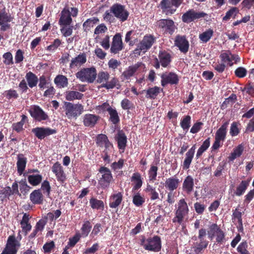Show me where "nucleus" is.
<instances>
[{
    "instance_id": "obj_1",
    "label": "nucleus",
    "mask_w": 254,
    "mask_h": 254,
    "mask_svg": "<svg viewBox=\"0 0 254 254\" xmlns=\"http://www.w3.org/2000/svg\"><path fill=\"white\" fill-rule=\"evenodd\" d=\"M140 244L145 250L155 252H159L162 247L161 240L158 236L150 237L147 239L143 237L141 239Z\"/></svg>"
},
{
    "instance_id": "obj_2",
    "label": "nucleus",
    "mask_w": 254,
    "mask_h": 254,
    "mask_svg": "<svg viewBox=\"0 0 254 254\" xmlns=\"http://www.w3.org/2000/svg\"><path fill=\"white\" fill-rule=\"evenodd\" d=\"M97 82L101 83V87H104L107 89H113L118 83L119 80L116 77H113L110 81H108L110 74L107 71H101L97 74Z\"/></svg>"
},
{
    "instance_id": "obj_3",
    "label": "nucleus",
    "mask_w": 254,
    "mask_h": 254,
    "mask_svg": "<svg viewBox=\"0 0 254 254\" xmlns=\"http://www.w3.org/2000/svg\"><path fill=\"white\" fill-rule=\"evenodd\" d=\"M64 106L65 115L68 119H76L84 111L83 106L81 104H73L65 102Z\"/></svg>"
},
{
    "instance_id": "obj_4",
    "label": "nucleus",
    "mask_w": 254,
    "mask_h": 254,
    "mask_svg": "<svg viewBox=\"0 0 254 254\" xmlns=\"http://www.w3.org/2000/svg\"><path fill=\"white\" fill-rule=\"evenodd\" d=\"M96 76V70L94 67L83 68L76 73V77L82 82L88 83H93Z\"/></svg>"
},
{
    "instance_id": "obj_5",
    "label": "nucleus",
    "mask_w": 254,
    "mask_h": 254,
    "mask_svg": "<svg viewBox=\"0 0 254 254\" xmlns=\"http://www.w3.org/2000/svg\"><path fill=\"white\" fill-rule=\"evenodd\" d=\"M110 11L114 16L122 22L126 21L129 15V12L125 6L119 3L113 4L110 7Z\"/></svg>"
},
{
    "instance_id": "obj_6",
    "label": "nucleus",
    "mask_w": 254,
    "mask_h": 254,
    "mask_svg": "<svg viewBox=\"0 0 254 254\" xmlns=\"http://www.w3.org/2000/svg\"><path fill=\"white\" fill-rule=\"evenodd\" d=\"M20 245L19 242L14 235L9 236L5 247L1 254H16Z\"/></svg>"
},
{
    "instance_id": "obj_7",
    "label": "nucleus",
    "mask_w": 254,
    "mask_h": 254,
    "mask_svg": "<svg viewBox=\"0 0 254 254\" xmlns=\"http://www.w3.org/2000/svg\"><path fill=\"white\" fill-rule=\"evenodd\" d=\"M229 123L225 122L216 131L215 135V141L212 145V149L216 150L221 145V141H223L226 135V129Z\"/></svg>"
},
{
    "instance_id": "obj_8",
    "label": "nucleus",
    "mask_w": 254,
    "mask_h": 254,
    "mask_svg": "<svg viewBox=\"0 0 254 254\" xmlns=\"http://www.w3.org/2000/svg\"><path fill=\"white\" fill-rule=\"evenodd\" d=\"M206 15L204 12H197L193 9H190L182 15V20L185 23H190L195 19L204 17Z\"/></svg>"
},
{
    "instance_id": "obj_9",
    "label": "nucleus",
    "mask_w": 254,
    "mask_h": 254,
    "mask_svg": "<svg viewBox=\"0 0 254 254\" xmlns=\"http://www.w3.org/2000/svg\"><path fill=\"white\" fill-rule=\"evenodd\" d=\"M178 207L176 211V218L178 222L183 220L184 217L188 213L189 209L187 203L184 198L181 199L178 202Z\"/></svg>"
},
{
    "instance_id": "obj_10",
    "label": "nucleus",
    "mask_w": 254,
    "mask_h": 254,
    "mask_svg": "<svg viewBox=\"0 0 254 254\" xmlns=\"http://www.w3.org/2000/svg\"><path fill=\"white\" fill-rule=\"evenodd\" d=\"M161 85L166 86L167 84H177L179 82L178 76L173 72H165L161 75Z\"/></svg>"
},
{
    "instance_id": "obj_11",
    "label": "nucleus",
    "mask_w": 254,
    "mask_h": 254,
    "mask_svg": "<svg viewBox=\"0 0 254 254\" xmlns=\"http://www.w3.org/2000/svg\"><path fill=\"white\" fill-rule=\"evenodd\" d=\"M99 172L102 174V177L99 181L100 184L102 187L108 186L113 178L110 170L106 167H102Z\"/></svg>"
},
{
    "instance_id": "obj_12",
    "label": "nucleus",
    "mask_w": 254,
    "mask_h": 254,
    "mask_svg": "<svg viewBox=\"0 0 254 254\" xmlns=\"http://www.w3.org/2000/svg\"><path fill=\"white\" fill-rule=\"evenodd\" d=\"M32 132L35 134L37 137L42 139L47 136L56 133V131L49 128L36 127L32 129Z\"/></svg>"
},
{
    "instance_id": "obj_13",
    "label": "nucleus",
    "mask_w": 254,
    "mask_h": 254,
    "mask_svg": "<svg viewBox=\"0 0 254 254\" xmlns=\"http://www.w3.org/2000/svg\"><path fill=\"white\" fill-rule=\"evenodd\" d=\"M123 45L120 34H116L113 37L111 52L117 54L123 49Z\"/></svg>"
},
{
    "instance_id": "obj_14",
    "label": "nucleus",
    "mask_w": 254,
    "mask_h": 254,
    "mask_svg": "<svg viewBox=\"0 0 254 254\" xmlns=\"http://www.w3.org/2000/svg\"><path fill=\"white\" fill-rule=\"evenodd\" d=\"M72 21L70 12L68 8H64L61 12L59 23L61 26L70 25Z\"/></svg>"
},
{
    "instance_id": "obj_15",
    "label": "nucleus",
    "mask_w": 254,
    "mask_h": 254,
    "mask_svg": "<svg viewBox=\"0 0 254 254\" xmlns=\"http://www.w3.org/2000/svg\"><path fill=\"white\" fill-rule=\"evenodd\" d=\"M52 170L56 175L58 181L64 183L65 180L66 176L61 165L58 162L55 163L52 166Z\"/></svg>"
},
{
    "instance_id": "obj_16",
    "label": "nucleus",
    "mask_w": 254,
    "mask_h": 254,
    "mask_svg": "<svg viewBox=\"0 0 254 254\" xmlns=\"http://www.w3.org/2000/svg\"><path fill=\"white\" fill-rule=\"evenodd\" d=\"M86 62V55L85 53H80L77 57L72 58L69 64L71 69L79 67Z\"/></svg>"
},
{
    "instance_id": "obj_17",
    "label": "nucleus",
    "mask_w": 254,
    "mask_h": 254,
    "mask_svg": "<svg viewBox=\"0 0 254 254\" xmlns=\"http://www.w3.org/2000/svg\"><path fill=\"white\" fill-rule=\"evenodd\" d=\"M30 114L32 117L38 121L46 120L48 118L47 115L38 106H34L31 109Z\"/></svg>"
},
{
    "instance_id": "obj_18",
    "label": "nucleus",
    "mask_w": 254,
    "mask_h": 254,
    "mask_svg": "<svg viewBox=\"0 0 254 254\" xmlns=\"http://www.w3.org/2000/svg\"><path fill=\"white\" fill-rule=\"evenodd\" d=\"M96 143L98 146L105 147L106 150L113 149V145L109 142L107 136L105 134H100L97 136Z\"/></svg>"
},
{
    "instance_id": "obj_19",
    "label": "nucleus",
    "mask_w": 254,
    "mask_h": 254,
    "mask_svg": "<svg viewBox=\"0 0 254 254\" xmlns=\"http://www.w3.org/2000/svg\"><path fill=\"white\" fill-rule=\"evenodd\" d=\"M175 44L184 53H187L189 49V42L184 36H178L176 37Z\"/></svg>"
},
{
    "instance_id": "obj_20",
    "label": "nucleus",
    "mask_w": 254,
    "mask_h": 254,
    "mask_svg": "<svg viewBox=\"0 0 254 254\" xmlns=\"http://www.w3.org/2000/svg\"><path fill=\"white\" fill-rule=\"evenodd\" d=\"M160 28L164 29L169 33H172L175 30L174 22L170 19H160L157 22Z\"/></svg>"
},
{
    "instance_id": "obj_21",
    "label": "nucleus",
    "mask_w": 254,
    "mask_h": 254,
    "mask_svg": "<svg viewBox=\"0 0 254 254\" xmlns=\"http://www.w3.org/2000/svg\"><path fill=\"white\" fill-rule=\"evenodd\" d=\"M195 149V144H194L186 153V158L183 164V168L184 169L187 170L190 168V165L194 156Z\"/></svg>"
},
{
    "instance_id": "obj_22",
    "label": "nucleus",
    "mask_w": 254,
    "mask_h": 254,
    "mask_svg": "<svg viewBox=\"0 0 254 254\" xmlns=\"http://www.w3.org/2000/svg\"><path fill=\"white\" fill-rule=\"evenodd\" d=\"M99 117L93 114H85L83 117V124L85 127H94L97 123Z\"/></svg>"
},
{
    "instance_id": "obj_23",
    "label": "nucleus",
    "mask_w": 254,
    "mask_h": 254,
    "mask_svg": "<svg viewBox=\"0 0 254 254\" xmlns=\"http://www.w3.org/2000/svg\"><path fill=\"white\" fill-rule=\"evenodd\" d=\"M144 66V64L141 63H137V64L130 66L122 74V76L124 77L125 79H128L136 71L137 69L141 66Z\"/></svg>"
},
{
    "instance_id": "obj_24",
    "label": "nucleus",
    "mask_w": 254,
    "mask_h": 254,
    "mask_svg": "<svg viewBox=\"0 0 254 254\" xmlns=\"http://www.w3.org/2000/svg\"><path fill=\"white\" fill-rule=\"evenodd\" d=\"M27 159L22 154H19L17 155V161L16 163L17 172L19 175L23 174L26 167Z\"/></svg>"
},
{
    "instance_id": "obj_25",
    "label": "nucleus",
    "mask_w": 254,
    "mask_h": 254,
    "mask_svg": "<svg viewBox=\"0 0 254 254\" xmlns=\"http://www.w3.org/2000/svg\"><path fill=\"white\" fill-rule=\"evenodd\" d=\"M154 42V39L153 36L151 35L145 36L140 43V49L143 50V52L145 53L152 46Z\"/></svg>"
},
{
    "instance_id": "obj_26",
    "label": "nucleus",
    "mask_w": 254,
    "mask_h": 254,
    "mask_svg": "<svg viewBox=\"0 0 254 254\" xmlns=\"http://www.w3.org/2000/svg\"><path fill=\"white\" fill-rule=\"evenodd\" d=\"M180 183L179 180L176 177H171L166 180L165 187L166 189L173 191L177 189Z\"/></svg>"
},
{
    "instance_id": "obj_27",
    "label": "nucleus",
    "mask_w": 254,
    "mask_h": 254,
    "mask_svg": "<svg viewBox=\"0 0 254 254\" xmlns=\"http://www.w3.org/2000/svg\"><path fill=\"white\" fill-rule=\"evenodd\" d=\"M208 242L206 240H199V242L194 243V246L192 247L195 254H201L203 251L207 248Z\"/></svg>"
},
{
    "instance_id": "obj_28",
    "label": "nucleus",
    "mask_w": 254,
    "mask_h": 254,
    "mask_svg": "<svg viewBox=\"0 0 254 254\" xmlns=\"http://www.w3.org/2000/svg\"><path fill=\"white\" fill-rule=\"evenodd\" d=\"M159 58L160 63L163 67L167 66L171 62V56L170 54L165 51L160 52Z\"/></svg>"
},
{
    "instance_id": "obj_29",
    "label": "nucleus",
    "mask_w": 254,
    "mask_h": 254,
    "mask_svg": "<svg viewBox=\"0 0 254 254\" xmlns=\"http://www.w3.org/2000/svg\"><path fill=\"white\" fill-rule=\"evenodd\" d=\"M131 181L133 183V190H137L142 185L141 177L139 173H134L131 177Z\"/></svg>"
},
{
    "instance_id": "obj_30",
    "label": "nucleus",
    "mask_w": 254,
    "mask_h": 254,
    "mask_svg": "<svg viewBox=\"0 0 254 254\" xmlns=\"http://www.w3.org/2000/svg\"><path fill=\"white\" fill-rule=\"evenodd\" d=\"M193 185V178L191 176H188L184 181L183 188L187 193H189L192 190Z\"/></svg>"
},
{
    "instance_id": "obj_31",
    "label": "nucleus",
    "mask_w": 254,
    "mask_h": 254,
    "mask_svg": "<svg viewBox=\"0 0 254 254\" xmlns=\"http://www.w3.org/2000/svg\"><path fill=\"white\" fill-rule=\"evenodd\" d=\"M30 199L33 203H41L43 201V195L40 190L33 191L30 194Z\"/></svg>"
},
{
    "instance_id": "obj_32",
    "label": "nucleus",
    "mask_w": 254,
    "mask_h": 254,
    "mask_svg": "<svg viewBox=\"0 0 254 254\" xmlns=\"http://www.w3.org/2000/svg\"><path fill=\"white\" fill-rule=\"evenodd\" d=\"M61 214V211L60 210H56L52 212L48 213L45 216V220H40L38 222H46L55 221Z\"/></svg>"
},
{
    "instance_id": "obj_33",
    "label": "nucleus",
    "mask_w": 254,
    "mask_h": 254,
    "mask_svg": "<svg viewBox=\"0 0 254 254\" xmlns=\"http://www.w3.org/2000/svg\"><path fill=\"white\" fill-rule=\"evenodd\" d=\"M83 95L81 93L75 91H68L65 93V98L68 101L74 100H80L82 99Z\"/></svg>"
},
{
    "instance_id": "obj_34",
    "label": "nucleus",
    "mask_w": 254,
    "mask_h": 254,
    "mask_svg": "<svg viewBox=\"0 0 254 254\" xmlns=\"http://www.w3.org/2000/svg\"><path fill=\"white\" fill-rule=\"evenodd\" d=\"M250 181H242L237 187L234 194L237 196H241L249 185Z\"/></svg>"
},
{
    "instance_id": "obj_35",
    "label": "nucleus",
    "mask_w": 254,
    "mask_h": 254,
    "mask_svg": "<svg viewBox=\"0 0 254 254\" xmlns=\"http://www.w3.org/2000/svg\"><path fill=\"white\" fill-rule=\"evenodd\" d=\"M110 200V206L112 208H116L121 203L122 194L120 192L114 194L111 197Z\"/></svg>"
},
{
    "instance_id": "obj_36",
    "label": "nucleus",
    "mask_w": 254,
    "mask_h": 254,
    "mask_svg": "<svg viewBox=\"0 0 254 254\" xmlns=\"http://www.w3.org/2000/svg\"><path fill=\"white\" fill-rule=\"evenodd\" d=\"M54 82L60 88L66 87L68 85V79L66 76L63 75H59L55 78Z\"/></svg>"
},
{
    "instance_id": "obj_37",
    "label": "nucleus",
    "mask_w": 254,
    "mask_h": 254,
    "mask_svg": "<svg viewBox=\"0 0 254 254\" xmlns=\"http://www.w3.org/2000/svg\"><path fill=\"white\" fill-rule=\"evenodd\" d=\"M99 22V19L97 17H92L88 19L83 24V28L84 31H89L91 27H93L95 24Z\"/></svg>"
},
{
    "instance_id": "obj_38",
    "label": "nucleus",
    "mask_w": 254,
    "mask_h": 254,
    "mask_svg": "<svg viewBox=\"0 0 254 254\" xmlns=\"http://www.w3.org/2000/svg\"><path fill=\"white\" fill-rule=\"evenodd\" d=\"M26 78L30 87L32 88L36 86L38 78L34 73L30 71L28 72L26 75Z\"/></svg>"
},
{
    "instance_id": "obj_39",
    "label": "nucleus",
    "mask_w": 254,
    "mask_h": 254,
    "mask_svg": "<svg viewBox=\"0 0 254 254\" xmlns=\"http://www.w3.org/2000/svg\"><path fill=\"white\" fill-rule=\"evenodd\" d=\"M118 141V146L120 149H124L127 143V137L124 133L122 131H120L118 133L117 137Z\"/></svg>"
},
{
    "instance_id": "obj_40",
    "label": "nucleus",
    "mask_w": 254,
    "mask_h": 254,
    "mask_svg": "<svg viewBox=\"0 0 254 254\" xmlns=\"http://www.w3.org/2000/svg\"><path fill=\"white\" fill-rule=\"evenodd\" d=\"M160 88L157 86L149 88L146 90L147 98L155 99L160 92Z\"/></svg>"
},
{
    "instance_id": "obj_41",
    "label": "nucleus",
    "mask_w": 254,
    "mask_h": 254,
    "mask_svg": "<svg viewBox=\"0 0 254 254\" xmlns=\"http://www.w3.org/2000/svg\"><path fill=\"white\" fill-rule=\"evenodd\" d=\"M210 145V138L206 139L202 143L201 146L198 149L196 157L198 158L202 153L209 147Z\"/></svg>"
},
{
    "instance_id": "obj_42",
    "label": "nucleus",
    "mask_w": 254,
    "mask_h": 254,
    "mask_svg": "<svg viewBox=\"0 0 254 254\" xmlns=\"http://www.w3.org/2000/svg\"><path fill=\"white\" fill-rule=\"evenodd\" d=\"M42 177L40 175H29L28 177V180L29 183L32 186H37L42 181Z\"/></svg>"
},
{
    "instance_id": "obj_43",
    "label": "nucleus",
    "mask_w": 254,
    "mask_h": 254,
    "mask_svg": "<svg viewBox=\"0 0 254 254\" xmlns=\"http://www.w3.org/2000/svg\"><path fill=\"white\" fill-rule=\"evenodd\" d=\"M90 204L91 207L93 209H102L104 208V203L102 200H98L95 198H91L90 199Z\"/></svg>"
},
{
    "instance_id": "obj_44",
    "label": "nucleus",
    "mask_w": 254,
    "mask_h": 254,
    "mask_svg": "<svg viewBox=\"0 0 254 254\" xmlns=\"http://www.w3.org/2000/svg\"><path fill=\"white\" fill-rule=\"evenodd\" d=\"M160 5L163 9L166 10V11L167 14L169 13L172 14L176 11V9L167 10V9L171 8L172 5V2H170L168 0H162L161 2Z\"/></svg>"
},
{
    "instance_id": "obj_45",
    "label": "nucleus",
    "mask_w": 254,
    "mask_h": 254,
    "mask_svg": "<svg viewBox=\"0 0 254 254\" xmlns=\"http://www.w3.org/2000/svg\"><path fill=\"white\" fill-rule=\"evenodd\" d=\"M220 229V227L217 226L216 223H213L210 226L209 230L207 232L209 238L212 240Z\"/></svg>"
},
{
    "instance_id": "obj_46",
    "label": "nucleus",
    "mask_w": 254,
    "mask_h": 254,
    "mask_svg": "<svg viewBox=\"0 0 254 254\" xmlns=\"http://www.w3.org/2000/svg\"><path fill=\"white\" fill-rule=\"evenodd\" d=\"M213 33V32L212 30L209 29L200 34L199 36V38L202 42L206 43L212 36Z\"/></svg>"
},
{
    "instance_id": "obj_47",
    "label": "nucleus",
    "mask_w": 254,
    "mask_h": 254,
    "mask_svg": "<svg viewBox=\"0 0 254 254\" xmlns=\"http://www.w3.org/2000/svg\"><path fill=\"white\" fill-rule=\"evenodd\" d=\"M239 12V9L236 7H232L227 12L225 16L223 17V20L227 21L231 17L235 18L237 14Z\"/></svg>"
},
{
    "instance_id": "obj_48",
    "label": "nucleus",
    "mask_w": 254,
    "mask_h": 254,
    "mask_svg": "<svg viewBox=\"0 0 254 254\" xmlns=\"http://www.w3.org/2000/svg\"><path fill=\"white\" fill-rule=\"evenodd\" d=\"M109 113L110 116V119L113 124H116L119 122L118 114L115 109L112 108L109 111Z\"/></svg>"
},
{
    "instance_id": "obj_49",
    "label": "nucleus",
    "mask_w": 254,
    "mask_h": 254,
    "mask_svg": "<svg viewBox=\"0 0 254 254\" xmlns=\"http://www.w3.org/2000/svg\"><path fill=\"white\" fill-rule=\"evenodd\" d=\"M146 191L150 192L151 200H155L159 198V194L156 191L155 189L149 185H147Z\"/></svg>"
},
{
    "instance_id": "obj_50",
    "label": "nucleus",
    "mask_w": 254,
    "mask_h": 254,
    "mask_svg": "<svg viewBox=\"0 0 254 254\" xmlns=\"http://www.w3.org/2000/svg\"><path fill=\"white\" fill-rule=\"evenodd\" d=\"M11 21V17L4 10L0 12V25L9 22Z\"/></svg>"
},
{
    "instance_id": "obj_51",
    "label": "nucleus",
    "mask_w": 254,
    "mask_h": 254,
    "mask_svg": "<svg viewBox=\"0 0 254 254\" xmlns=\"http://www.w3.org/2000/svg\"><path fill=\"white\" fill-rule=\"evenodd\" d=\"M80 237L81 235L79 233H76L73 237L69 239L67 245L70 247H73L79 241Z\"/></svg>"
},
{
    "instance_id": "obj_52",
    "label": "nucleus",
    "mask_w": 254,
    "mask_h": 254,
    "mask_svg": "<svg viewBox=\"0 0 254 254\" xmlns=\"http://www.w3.org/2000/svg\"><path fill=\"white\" fill-rule=\"evenodd\" d=\"M158 168L156 166H151L149 171V179L150 181H153L156 180Z\"/></svg>"
},
{
    "instance_id": "obj_53",
    "label": "nucleus",
    "mask_w": 254,
    "mask_h": 254,
    "mask_svg": "<svg viewBox=\"0 0 254 254\" xmlns=\"http://www.w3.org/2000/svg\"><path fill=\"white\" fill-rule=\"evenodd\" d=\"M190 116H186L181 122V126L183 129H188L190 127Z\"/></svg>"
},
{
    "instance_id": "obj_54",
    "label": "nucleus",
    "mask_w": 254,
    "mask_h": 254,
    "mask_svg": "<svg viewBox=\"0 0 254 254\" xmlns=\"http://www.w3.org/2000/svg\"><path fill=\"white\" fill-rule=\"evenodd\" d=\"M64 26L61 29V32L64 37H68L70 36L72 33L73 26Z\"/></svg>"
},
{
    "instance_id": "obj_55",
    "label": "nucleus",
    "mask_w": 254,
    "mask_h": 254,
    "mask_svg": "<svg viewBox=\"0 0 254 254\" xmlns=\"http://www.w3.org/2000/svg\"><path fill=\"white\" fill-rule=\"evenodd\" d=\"M248 245L246 242L241 243L237 248L238 252L241 254H250L247 251Z\"/></svg>"
},
{
    "instance_id": "obj_56",
    "label": "nucleus",
    "mask_w": 254,
    "mask_h": 254,
    "mask_svg": "<svg viewBox=\"0 0 254 254\" xmlns=\"http://www.w3.org/2000/svg\"><path fill=\"white\" fill-rule=\"evenodd\" d=\"M220 56L223 62H229L230 66H232L233 64V63L231 62H232V59L235 58L234 55L224 53Z\"/></svg>"
},
{
    "instance_id": "obj_57",
    "label": "nucleus",
    "mask_w": 254,
    "mask_h": 254,
    "mask_svg": "<svg viewBox=\"0 0 254 254\" xmlns=\"http://www.w3.org/2000/svg\"><path fill=\"white\" fill-rule=\"evenodd\" d=\"M144 202V198L139 193H137L133 197V202L136 206H140Z\"/></svg>"
},
{
    "instance_id": "obj_58",
    "label": "nucleus",
    "mask_w": 254,
    "mask_h": 254,
    "mask_svg": "<svg viewBox=\"0 0 254 254\" xmlns=\"http://www.w3.org/2000/svg\"><path fill=\"white\" fill-rule=\"evenodd\" d=\"M89 224L90 223H84L81 228V235L83 237H86L90 231L92 227Z\"/></svg>"
},
{
    "instance_id": "obj_59",
    "label": "nucleus",
    "mask_w": 254,
    "mask_h": 254,
    "mask_svg": "<svg viewBox=\"0 0 254 254\" xmlns=\"http://www.w3.org/2000/svg\"><path fill=\"white\" fill-rule=\"evenodd\" d=\"M247 72V70L244 67H240L236 69L235 73L237 77L243 78L246 75Z\"/></svg>"
},
{
    "instance_id": "obj_60",
    "label": "nucleus",
    "mask_w": 254,
    "mask_h": 254,
    "mask_svg": "<svg viewBox=\"0 0 254 254\" xmlns=\"http://www.w3.org/2000/svg\"><path fill=\"white\" fill-rule=\"evenodd\" d=\"M96 109L100 112H104L105 111H108L109 112L112 108L110 107L109 103L105 102L101 105L96 106Z\"/></svg>"
},
{
    "instance_id": "obj_61",
    "label": "nucleus",
    "mask_w": 254,
    "mask_h": 254,
    "mask_svg": "<svg viewBox=\"0 0 254 254\" xmlns=\"http://www.w3.org/2000/svg\"><path fill=\"white\" fill-rule=\"evenodd\" d=\"M108 64L110 68L115 70L120 65L121 62L117 60L112 59L109 61Z\"/></svg>"
},
{
    "instance_id": "obj_62",
    "label": "nucleus",
    "mask_w": 254,
    "mask_h": 254,
    "mask_svg": "<svg viewBox=\"0 0 254 254\" xmlns=\"http://www.w3.org/2000/svg\"><path fill=\"white\" fill-rule=\"evenodd\" d=\"M3 57L5 59L4 61V63L5 64H13L12 56L10 53L7 52L5 53L3 56Z\"/></svg>"
},
{
    "instance_id": "obj_63",
    "label": "nucleus",
    "mask_w": 254,
    "mask_h": 254,
    "mask_svg": "<svg viewBox=\"0 0 254 254\" xmlns=\"http://www.w3.org/2000/svg\"><path fill=\"white\" fill-rule=\"evenodd\" d=\"M107 30V27L104 24H101L98 25L95 29L94 34H99L100 33H104Z\"/></svg>"
},
{
    "instance_id": "obj_64",
    "label": "nucleus",
    "mask_w": 254,
    "mask_h": 254,
    "mask_svg": "<svg viewBox=\"0 0 254 254\" xmlns=\"http://www.w3.org/2000/svg\"><path fill=\"white\" fill-rule=\"evenodd\" d=\"M131 102L127 99L125 98L121 102V106L124 110H128L131 107Z\"/></svg>"
}]
</instances>
